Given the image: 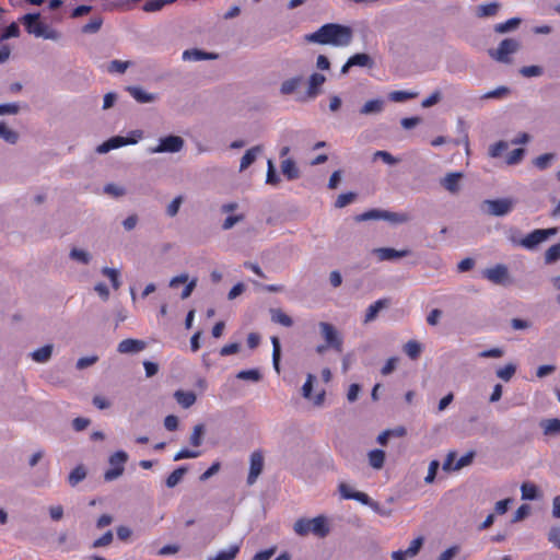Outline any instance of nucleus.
Instances as JSON below:
<instances>
[{
    "label": "nucleus",
    "instance_id": "obj_1",
    "mask_svg": "<svg viewBox=\"0 0 560 560\" xmlns=\"http://www.w3.org/2000/svg\"><path fill=\"white\" fill-rule=\"evenodd\" d=\"M352 39L353 30L350 26L337 23L324 24L314 33L305 35V40L308 43L334 47H347Z\"/></svg>",
    "mask_w": 560,
    "mask_h": 560
},
{
    "label": "nucleus",
    "instance_id": "obj_2",
    "mask_svg": "<svg viewBox=\"0 0 560 560\" xmlns=\"http://www.w3.org/2000/svg\"><path fill=\"white\" fill-rule=\"evenodd\" d=\"M39 13H27L20 19L28 34L44 39L58 40L60 33L39 20Z\"/></svg>",
    "mask_w": 560,
    "mask_h": 560
},
{
    "label": "nucleus",
    "instance_id": "obj_3",
    "mask_svg": "<svg viewBox=\"0 0 560 560\" xmlns=\"http://www.w3.org/2000/svg\"><path fill=\"white\" fill-rule=\"evenodd\" d=\"M294 532L300 536L313 534L319 538H324L329 534V526L327 518L323 515L314 518H299L294 523Z\"/></svg>",
    "mask_w": 560,
    "mask_h": 560
},
{
    "label": "nucleus",
    "instance_id": "obj_4",
    "mask_svg": "<svg viewBox=\"0 0 560 560\" xmlns=\"http://www.w3.org/2000/svg\"><path fill=\"white\" fill-rule=\"evenodd\" d=\"M558 233L557 228H549V229H537L527 234L525 237H523L518 245L528 249L533 250L538 245L545 243L547 240H549L551 236H555Z\"/></svg>",
    "mask_w": 560,
    "mask_h": 560
},
{
    "label": "nucleus",
    "instance_id": "obj_5",
    "mask_svg": "<svg viewBox=\"0 0 560 560\" xmlns=\"http://www.w3.org/2000/svg\"><path fill=\"white\" fill-rule=\"evenodd\" d=\"M520 42L514 38L503 39L497 49H490L489 55L492 59L502 62H511L510 56L515 54L520 49Z\"/></svg>",
    "mask_w": 560,
    "mask_h": 560
},
{
    "label": "nucleus",
    "instance_id": "obj_6",
    "mask_svg": "<svg viewBox=\"0 0 560 560\" xmlns=\"http://www.w3.org/2000/svg\"><path fill=\"white\" fill-rule=\"evenodd\" d=\"M128 460V454L125 451H117L112 454L108 458V463L112 466L104 474L105 481H113L118 479L125 470V464Z\"/></svg>",
    "mask_w": 560,
    "mask_h": 560
},
{
    "label": "nucleus",
    "instance_id": "obj_7",
    "mask_svg": "<svg viewBox=\"0 0 560 560\" xmlns=\"http://www.w3.org/2000/svg\"><path fill=\"white\" fill-rule=\"evenodd\" d=\"M318 328L327 346H330V349L337 352H341L343 340L339 330L332 324L327 322H320L318 324Z\"/></svg>",
    "mask_w": 560,
    "mask_h": 560
},
{
    "label": "nucleus",
    "instance_id": "obj_8",
    "mask_svg": "<svg viewBox=\"0 0 560 560\" xmlns=\"http://www.w3.org/2000/svg\"><path fill=\"white\" fill-rule=\"evenodd\" d=\"M184 148V140L179 136H167L159 140V144L148 151L154 153H177Z\"/></svg>",
    "mask_w": 560,
    "mask_h": 560
},
{
    "label": "nucleus",
    "instance_id": "obj_9",
    "mask_svg": "<svg viewBox=\"0 0 560 560\" xmlns=\"http://www.w3.org/2000/svg\"><path fill=\"white\" fill-rule=\"evenodd\" d=\"M482 276L493 284L506 285L511 283L509 269L503 264H497L491 268L485 269Z\"/></svg>",
    "mask_w": 560,
    "mask_h": 560
},
{
    "label": "nucleus",
    "instance_id": "obj_10",
    "mask_svg": "<svg viewBox=\"0 0 560 560\" xmlns=\"http://www.w3.org/2000/svg\"><path fill=\"white\" fill-rule=\"evenodd\" d=\"M485 205L488 207V212L494 217H503L510 213L514 207V201L510 198L486 200Z\"/></svg>",
    "mask_w": 560,
    "mask_h": 560
},
{
    "label": "nucleus",
    "instance_id": "obj_11",
    "mask_svg": "<svg viewBox=\"0 0 560 560\" xmlns=\"http://www.w3.org/2000/svg\"><path fill=\"white\" fill-rule=\"evenodd\" d=\"M249 472L247 476V483L249 486L254 485L258 478V476L261 474L264 468V456L260 452L255 451L250 455L249 460Z\"/></svg>",
    "mask_w": 560,
    "mask_h": 560
},
{
    "label": "nucleus",
    "instance_id": "obj_12",
    "mask_svg": "<svg viewBox=\"0 0 560 560\" xmlns=\"http://www.w3.org/2000/svg\"><path fill=\"white\" fill-rule=\"evenodd\" d=\"M188 279H189V277L187 273H180L178 276L173 277L168 283V285L171 288H176L179 284L186 283V287L184 288V290L180 294V298L183 300L188 299L197 285V278H194L190 281H188Z\"/></svg>",
    "mask_w": 560,
    "mask_h": 560
},
{
    "label": "nucleus",
    "instance_id": "obj_13",
    "mask_svg": "<svg viewBox=\"0 0 560 560\" xmlns=\"http://www.w3.org/2000/svg\"><path fill=\"white\" fill-rule=\"evenodd\" d=\"M147 347L145 341L140 339H124L117 346V351L122 354H133L141 352Z\"/></svg>",
    "mask_w": 560,
    "mask_h": 560
},
{
    "label": "nucleus",
    "instance_id": "obj_14",
    "mask_svg": "<svg viewBox=\"0 0 560 560\" xmlns=\"http://www.w3.org/2000/svg\"><path fill=\"white\" fill-rule=\"evenodd\" d=\"M374 254L377 256V258L381 261H385V260H395V259L406 257L410 254V250L409 249L397 250V249L390 248V247H380V248L374 249Z\"/></svg>",
    "mask_w": 560,
    "mask_h": 560
},
{
    "label": "nucleus",
    "instance_id": "obj_15",
    "mask_svg": "<svg viewBox=\"0 0 560 560\" xmlns=\"http://www.w3.org/2000/svg\"><path fill=\"white\" fill-rule=\"evenodd\" d=\"M326 78L322 73H313L308 79L307 90H306V98H315L319 92L322 85L325 83Z\"/></svg>",
    "mask_w": 560,
    "mask_h": 560
},
{
    "label": "nucleus",
    "instance_id": "obj_16",
    "mask_svg": "<svg viewBox=\"0 0 560 560\" xmlns=\"http://www.w3.org/2000/svg\"><path fill=\"white\" fill-rule=\"evenodd\" d=\"M218 55L213 52H207L197 48L186 49L183 51L182 59L184 61H202V60H214Z\"/></svg>",
    "mask_w": 560,
    "mask_h": 560
},
{
    "label": "nucleus",
    "instance_id": "obj_17",
    "mask_svg": "<svg viewBox=\"0 0 560 560\" xmlns=\"http://www.w3.org/2000/svg\"><path fill=\"white\" fill-rule=\"evenodd\" d=\"M304 83L303 75H295L284 80L280 85V93L282 95H291L295 93Z\"/></svg>",
    "mask_w": 560,
    "mask_h": 560
},
{
    "label": "nucleus",
    "instance_id": "obj_18",
    "mask_svg": "<svg viewBox=\"0 0 560 560\" xmlns=\"http://www.w3.org/2000/svg\"><path fill=\"white\" fill-rule=\"evenodd\" d=\"M129 94L141 104L153 103L158 100L156 94L149 93L140 86H128Z\"/></svg>",
    "mask_w": 560,
    "mask_h": 560
},
{
    "label": "nucleus",
    "instance_id": "obj_19",
    "mask_svg": "<svg viewBox=\"0 0 560 560\" xmlns=\"http://www.w3.org/2000/svg\"><path fill=\"white\" fill-rule=\"evenodd\" d=\"M281 172L288 180H294L300 177V171L294 160L288 158L281 162Z\"/></svg>",
    "mask_w": 560,
    "mask_h": 560
},
{
    "label": "nucleus",
    "instance_id": "obj_20",
    "mask_svg": "<svg viewBox=\"0 0 560 560\" xmlns=\"http://www.w3.org/2000/svg\"><path fill=\"white\" fill-rule=\"evenodd\" d=\"M126 142L124 137L121 136H115L103 142L96 148V152L100 154H105L109 152L110 150L118 149L121 147H125Z\"/></svg>",
    "mask_w": 560,
    "mask_h": 560
},
{
    "label": "nucleus",
    "instance_id": "obj_21",
    "mask_svg": "<svg viewBox=\"0 0 560 560\" xmlns=\"http://www.w3.org/2000/svg\"><path fill=\"white\" fill-rule=\"evenodd\" d=\"M261 145H255L248 149L241 159L240 172H243L247 167H249L256 161L257 156L261 153Z\"/></svg>",
    "mask_w": 560,
    "mask_h": 560
},
{
    "label": "nucleus",
    "instance_id": "obj_22",
    "mask_svg": "<svg viewBox=\"0 0 560 560\" xmlns=\"http://www.w3.org/2000/svg\"><path fill=\"white\" fill-rule=\"evenodd\" d=\"M385 102L382 98L368 101L360 109L362 115H377L384 110Z\"/></svg>",
    "mask_w": 560,
    "mask_h": 560
},
{
    "label": "nucleus",
    "instance_id": "obj_23",
    "mask_svg": "<svg viewBox=\"0 0 560 560\" xmlns=\"http://www.w3.org/2000/svg\"><path fill=\"white\" fill-rule=\"evenodd\" d=\"M500 9V3L497 1H492L489 3L480 4L476 8L475 13L478 18H490L494 16Z\"/></svg>",
    "mask_w": 560,
    "mask_h": 560
},
{
    "label": "nucleus",
    "instance_id": "obj_24",
    "mask_svg": "<svg viewBox=\"0 0 560 560\" xmlns=\"http://www.w3.org/2000/svg\"><path fill=\"white\" fill-rule=\"evenodd\" d=\"M462 173H450L441 182L442 186L450 192L456 194L459 190Z\"/></svg>",
    "mask_w": 560,
    "mask_h": 560
},
{
    "label": "nucleus",
    "instance_id": "obj_25",
    "mask_svg": "<svg viewBox=\"0 0 560 560\" xmlns=\"http://www.w3.org/2000/svg\"><path fill=\"white\" fill-rule=\"evenodd\" d=\"M174 398L185 409L191 407L197 399L194 392H185L180 389L174 393Z\"/></svg>",
    "mask_w": 560,
    "mask_h": 560
},
{
    "label": "nucleus",
    "instance_id": "obj_26",
    "mask_svg": "<svg viewBox=\"0 0 560 560\" xmlns=\"http://www.w3.org/2000/svg\"><path fill=\"white\" fill-rule=\"evenodd\" d=\"M52 350V345H45L44 347L34 350L31 353V358L37 363H46L50 360Z\"/></svg>",
    "mask_w": 560,
    "mask_h": 560
},
{
    "label": "nucleus",
    "instance_id": "obj_27",
    "mask_svg": "<svg viewBox=\"0 0 560 560\" xmlns=\"http://www.w3.org/2000/svg\"><path fill=\"white\" fill-rule=\"evenodd\" d=\"M388 305V301L385 299L377 300L373 304H371L365 313L364 323H370L374 320L380 313L381 310L385 308Z\"/></svg>",
    "mask_w": 560,
    "mask_h": 560
},
{
    "label": "nucleus",
    "instance_id": "obj_28",
    "mask_svg": "<svg viewBox=\"0 0 560 560\" xmlns=\"http://www.w3.org/2000/svg\"><path fill=\"white\" fill-rule=\"evenodd\" d=\"M240 549V544L231 545L228 549L220 550L213 558H209L208 560H234Z\"/></svg>",
    "mask_w": 560,
    "mask_h": 560
},
{
    "label": "nucleus",
    "instance_id": "obj_29",
    "mask_svg": "<svg viewBox=\"0 0 560 560\" xmlns=\"http://www.w3.org/2000/svg\"><path fill=\"white\" fill-rule=\"evenodd\" d=\"M86 468L83 465H78L70 471L68 476V482L71 487H75L79 482L86 478Z\"/></svg>",
    "mask_w": 560,
    "mask_h": 560
},
{
    "label": "nucleus",
    "instance_id": "obj_30",
    "mask_svg": "<svg viewBox=\"0 0 560 560\" xmlns=\"http://www.w3.org/2000/svg\"><path fill=\"white\" fill-rule=\"evenodd\" d=\"M101 272L103 276H105L109 280L114 290H118L120 288V285H121L120 271L118 269L103 267Z\"/></svg>",
    "mask_w": 560,
    "mask_h": 560
},
{
    "label": "nucleus",
    "instance_id": "obj_31",
    "mask_svg": "<svg viewBox=\"0 0 560 560\" xmlns=\"http://www.w3.org/2000/svg\"><path fill=\"white\" fill-rule=\"evenodd\" d=\"M70 259L82 265H89L92 260V254L85 249L73 247L69 253Z\"/></svg>",
    "mask_w": 560,
    "mask_h": 560
},
{
    "label": "nucleus",
    "instance_id": "obj_32",
    "mask_svg": "<svg viewBox=\"0 0 560 560\" xmlns=\"http://www.w3.org/2000/svg\"><path fill=\"white\" fill-rule=\"evenodd\" d=\"M186 472H187V468L184 466L176 468L173 472H171L167 476V478L165 480L166 487L175 488L183 480Z\"/></svg>",
    "mask_w": 560,
    "mask_h": 560
},
{
    "label": "nucleus",
    "instance_id": "obj_33",
    "mask_svg": "<svg viewBox=\"0 0 560 560\" xmlns=\"http://www.w3.org/2000/svg\"><path fill=\"white\" fill-rule=\"evenodd\" d=\"M540 425L544 430V434L546 435L560 434V419H547L541 421Z\"/></svg>",
    "mask_w": 560,
    "mask_h": 560
},
{
    "label": "nucleus",
    "instance_id": "obj_34",
    "mask_svg": "<svg viewBox=\"0 0 560 560\" xmlns=\"http://www.w3.org/2000/svg\"><path fill=\"white\" fill-rule=\"evenodd\" d=\"M522 500L538 499V488L533 482H523L521 486Z\"/></svg>",
    "mask_w": 560,
    "mask_h": 560
},
{
    "label": "nucleus",
    "instance_id": "obj_35",
    "mask_svg": "<svg viewBox=\"0 0 560 560\" xmlns=\"http://www.w3.org/2000/svg\"><path fill=\"white\" fill-rule=\"evenodd\" d=\"M404 351L411 360H417L421 354L422 346L416 340H409L405 343Z\"/></svg>",
    "mask_w": 560,
    "mask_h": 560
},
{
    "label": "nucleus",
    "instance_id": "obj_36",
    "mask_svg": "<svg viewBox=\"0 0 560 560\" xmlns=\"http://www.w3.org/2000/svg\"><path fill=\"white\" fill-rule=\"evenodd\" d=\"M385 453L382 450H373L369 453V464L374 469H381L384 466Z\"/></svg>",
    "mask_w": 560,
    "mask_h": 560
},
{
    "label": "nucleus",
    "instance_id": "obj_37",
    "mask_svg": "<svg viewBox=\"0 0 560 560\" xmlns=\"http://www.w3.org/2000/svg\"><path fill=\"white\" fill-rule=\"evenodd\" d=\"M0 138L10 144H14L19 140V135L4 122H0Z\"/></svg>",
    "mask_w": 560,
    "mask_h": 560
},
{
    "label": "nucleus",
    "instance_id": "obj_38",
    "mask_svg": "<svg viewBox=\"0 0 560 560\" xmlns=\"http://www.w3.org/2000/svg\"><path fill=\"white\" fill-rule=\"evenodd\" d=\"M203 435H205V425L203 424H196L192 429V432L189 438V443L194 447H199L203 442Z\"/></svg>",
    "mask_w": 560,
    "mask_h": 560
},
{
    "label": "nucleus",
    "instance_id": "obj_39",
    "mask_svg": "<svg viewBox=\"0 0 560 560\" xmlns=\"http://www.w3.org/2000/svg\"><path fill=\"white\" fill-rule=\"evenodd\" d=\"M373 60L368 54H355L349 58V66L372 67Z\"/></svg>",
    "mask_w": 560,
    "mask_h": 560
},
{
    "label": "nucleus",
    "instance_id": "obj_40",
    "mask_svg": "<svg viewBox=\"0 0 560 560\" xmlns=\"http://www.w3.org/2000/svg\"><path fill=\"white\" fill-rule=\"evenodd\" d=\"M384 220L390 223H406L410 220V215L406 212H392L384 210Z\"/></svg>",
    "mask_w": 560,
    "mask_h": 560
},
{
    "label": "nucleus",
    "instance_id": "obj_41",
    "mask_svg": "<svg viewBox=\"0 0 560 560\" xmlns=\"http://www.w3.org/2000/svg\"><path fill=\"white\" fill-rule=\"evenodd\" d=\"M521 23V19L512 18L503 23H499L494 26V31L499 34L508 33L512 30H515Z\"/></svg>",
    "mask_w": 560,
    "mask_h": 560
},
{
    "label": "nucleus",
    "instance_id": "obj_42",
    "mask_svg": "<svg viewBox=\"0 0 560 560\" xmlns=\"http://www.w3.org/2000/svg\"><path fill=\"white\" fill-rule=\"evenodd\" d=\"M556 159V155L553 153H545L539 156H537L533 164L540 171L547 170L552 161Z\"/></svg>",
    "mask_w": 560,
    "mask_h": 560
},
{
    "label": "nucleus",
    "instance_id": "obj_43",
    "mask_svg": "<svg viewBox=\"0 0 560 560\" xmlns=\"http://www.w3.org/2000/svg\"><path fill=\"white\" fill-rule=\"evenodd\" d=\"M271 319L272 322L280 324L284 327H291L293 325L292 318L285 313H283L281 310H272Z\"/></svg>",
    "mask_w": 560,
    "mask_h": 560
},
{
    "label": "nucleus",
    "instance_id": "obj_44",
    "mask_svg": "<svg viewBox=\"0 0 560 560\" xmlns=\"http://www.w3.org/2000/svg\"><path fill=\"white\" fill-rule=\"evenodd\" d=\"M384 220V210L372 209L355 217V221Z\"/></svg>",
    "mask_w": 560,
    "mask_h": 560
},
{
    "label": "nucleus",
    "instance_id": "obj_45",
    "mask_svg": "<svg viewBox=\"0 0 560 560\" xmlns=\"http://www.w3.org/2000/svg\"><path fill=\"white\" fill-rule=\"evenodd\" d=\"M280 183V176L276 172L272 160L267 161L266 184L277 186Z\"/></svg>",
    "mask_w": 560,
    "mask_h": 560
},
{
    "label": "nucleus",
    "instance_id": "obj_46",
    "mask_svg": "<svg viewBox=\"0 0 560 560\" xmlns=\"http://www.w3.org/2000/svg\"><path fill=\"white\" fill-rule=\"evenodd\" d=\"M351 500H355L364 505L370 506L372 510H377V502L373 501L366 493L357 491L354 494H348Z\"/></svg>",
    "mask_w": 560,
    "mask_h": 560
},
{
    "label": "nucleus",
    "instance_id": "obj_47",
    "mask_svg": "<svg viewBox=\"0 0 560 560\" xmlns=\"http://www.w3.org/2000/svg\"><path fill=\"white\" fill-rule=\"evenodd\" d=\"M418 94L416 92L407 91H393L388 94L392 102L401 103L410 98H415Z\"/></svg>",
    "mask_w": 560,
    "mask_h": 560
},
{
    "label": "nucleus",
    "instance_id": "obj_48",
    "mask_svg": "<svg viewBox=\"0 0 560 560\" xmlns=\"http://www.w3.org/2000/svg\"><path fill=\"white\" fill-rule=\"evenodd\" d=\"M271 343H272V364H273V368L277 371V373H279L280 372V352H281L279 339L277 337H272Z\"/></svg>",
    "mask_w": 560,
    "mask_h": 560
},
{
    "label": "nucleus",
    "instance_id": "obj_49",
    "mask_svg": "<svg viewBox=\"0 0 560 560\" xmlns=\"http://www.w3.org/2000/svg\"><path fill=\"white\" fill-rule=\"evenodd\" d=\"M176 0H150L145 2L143 5V10L145 12H156L160 11L164 5L171 4Z\"/></svg>",
    "mask_w": 560,
    "mask_h": 560
},
{
    "label": "nucleus",
    "instance_id": "obj_50",
    "mask_svg": "<svg viewBox=\"0 0 560 560\" xmlns=\"http://www.w3.org/2000/svg\"><path fill=\"white\" fill-rule=\"evenodd\" d=\"M102 24H103V19L101 16H95V18L91 19V21L82 27V32L85 34L97 33L100 31V28L102 27Z\"/></svg>",
    "mask_w": 560,
    "mask_h": 560
},
{
    "label": "nucleus",
    "instance_id": "obj_51",
    "mask_svg": "<svg viewBox=\"0 0 560 560\" xmlns=\"http://www.w3.org/2000/svg\"><path fill=\"white\" fill-rule=\"evenodd\" d=\"M509 143L506 141L500 140L489 147L488 153L492 159H497L501 156L502 152L508 150Z\"/></svg>",
    "mask_w": 560,
    "mask_h": 560
},
{
    "label": "nucleus",
    "instance_id": "obj_52",
    "mask_svg": "<svg viewBox=\"0 0 560 560\" xmlns=\"http://www.w3.org/2000/svg\"><path fill=\"white\" fill-rule=\"evenodd\" d=\"M130 66L129 61L112 60L108 63L107 71L110 73H124Z\"/></svg>",
    "mask_w": 560,
    "mask_h": 560
},
{
    "label": "nucleus",
    "instance_id": "obj_53",
    "mask_svg": "<svg viewBox=\"0 0 560 560\" xmlns=\"http://www.w3.org/2000/svg\"><path fill=\"white\" fill-rule=\"evenodd\" d=\"M238 380L258 382L261 374L257 369L240 371L236 375Z\"/></svg>",
    "mask_w": 560,
    "mask_h": 560
},
{
    "label": "nucleus",
    "instance_id": "obj_54",
    "mask_svg": "<svg viewBox=\"0 0 560 560\" xmlns=\"http://www.w3.org/2000/svg\"><path fill=\"white\" fill-rule=\"evenodd\" d=\"M560 258V243L553 244L545 253L546 264H552Z\"/></svg>",
    "mask_w": 560,
    "mask_h": 560
},
{
    "label": "nucleus",
    "instance_id": "obj_55",
    "mask_svg": "<svg viewBox=\"0 0 560 560\" xmlns=\"http://www.w3.org/2000/svg\"><path fill=\"white\" fill-rule=\"evenodd\" d=\"M515 371H516V366L512 363H509L505 366H503L497 371V376L500 377L501 380L508 382L515 374Z\"/></svg>",
    "mask_w": 560,
    "mask_h": 560
},
{
    "label": "nucleus",
    "instance_id": "obj_56",
    "mask_svg": "<svg viewBox=\"0 0 560 560\" xmlns=\"http://www.w3.org/2000/svg\"><path fill=\"white\" fill-rule=\"evenodd\" d=\"M524 155H525L524 149H522V148L515 149L506 156L505 162L508 165H517L522 162Z\"/></svg>",
    "mask_w": 560,
    "mask_h": 560
},
{
    "label": "nucleus",
    "instance_id": "obj_57",
    "mask_svg": "<svg viewBox=\"0 0 560 560\" xmlns=\"http://www.w3.org/2000/svg\"><path fill=\"white\" fill-rule=\"evenodd\" d=\"M422 544H423V538L417 537L410 542L409 547L406 550H402V552L407 557L412 558V557L417 556L420 548L422 547Z\"/></svg>",
    "mask_w": 560,
    "mask_h": 560
},
{
    "label": "nucleus",
    "instance_id": "obj_58",
    "mask_svg": "<svg viewBox=\"0 0 560 560\" xmlns=\"http://www.w3.org/2000/svg\"><path fill=\"white\" fill-rule=\"evenodd\" d=\"M20 36V27L16 23H11L1 34L0 40L4 42L12 37H19Z\"/></svg>",
    "mask_w": 560,
    "mask_h": 560
},
{
    "label": "nucleus",
    "instance_id": "obj_59",
    "mask_svg": "<svg viewBox=\"0 0 560 560\" xmlns=\"http://www.w3.org/2000/svg\"><path fill=\"white\" fill-rule=\"evenodd\" d=\"M373 159H381L384 163L388 165H395L399 162V159L395 158L387 151H376L373 155Z\"/></svg>",
    "mask_w": 560,
    "mask_h": 560
},
{
    "label": "nucleus",
    "instance_id": "obj_60",
    "mask_svg": "<svg viewBox=\"0 0 560 560\" xmlns=\"http://www.w3.org/2000/svg\"><path fill=\"white\" fill-rule=\"evenodd\" d=\"M508 94H509V89L506 86H498L497 89L485 93L481 96V98L482 100L502 98V97H504Z\"/></svg>",
    "mask_w": 560,
    "mask_h": 560
},
{
    "label": "nucleus",
    "instance_id": "obj_61",
    "mask_svg": "<svg viewBox=\"0 0 560 560\" xmlns=\"http://www.w3.org/2000/svg\"><path fill=\"white\" fill-rule=\"evenodd\" d=\"M200 455H201L200 451H192V450H188V448H182L180 451H178L175 454L174 460H182V459H186V458H197Z\"/></svg>",
    "mask_w": 560,
    "mask_h": 560
},
{
    "label": "nucleus",
    "instance_id": "obj_62",
    "mask_svg": "<svg viewBox=\"0 0 560 560\" xmlns=\"http://www.w3.org/2000/svg\"><path fill=\"white\" fill-rule=\"evenodd\" d=\"M182 203H183V197L182 196L175 197L166 208L167 215L171 218L175 217L178 213Z\"/></svg>",
    "mask_w": 560,
    "mask_h": 560
},
{
    "label": "nucleus",
    "instance_id": "obj_63",
    "mask_svg": "<svg viewBox=\"0 0 560 560\" xmlns=\"http://www.w3.org/2000/svg\"><path fill=\"white\" fill-rule=\"evenodd\" d=\"M354 198L355 195L353 192L341 194L336 199L335 206L336 208H343L347 205L351 203L354 200Z\"/></svg>",
    "mask_w": 560,
    "mask_h": 560
},
{
    "label": "nucleus",
    "instance_id": "obj_64",
    "mask_svg": "<svg viewBox=\"0 0 560 560\" xmlns=\"http://www.w3.org/2000/svg\"><path fill=\"white\" fill-rule=\"evenodd\" d=\"M548 540L560 549V525L553 526L548 533Z\"/></svg>",
    "mask_w": 560,
    "mask_h": 560
}]
</instances>
